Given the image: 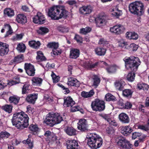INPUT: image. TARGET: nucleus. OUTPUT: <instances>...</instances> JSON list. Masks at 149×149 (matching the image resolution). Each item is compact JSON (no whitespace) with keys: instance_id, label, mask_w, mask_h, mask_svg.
Returning <instances> with one entry per match:
<instances>
[{"instance_id":"nucleus-1","label":"nucleus","mask_w":149,"mask_h":149,"mask_svg":"<svg viewBox=\"0 0 149 149\" xmlns=\"http://www.w3.org/2000/svg\"><path fill=\"white\" fill-rule=\"evenodd\" d=\"M29 118L23 112L15 113L13 115L12 122L13 125L19 129L26 127L29 125Z\"/></svg>"},{"instance_id":"nucleus-2","label":"nucleus","mask_w":149,"mask_h":149,"mask_svg":"<svg viewBox=\"0 0 149 149\" xmlns=\"http://www.w3.org/2000/svg\"><path fill=\"white\" fill-rule=\"evenodd\" d=\"M68 14V11L63 6L54 5L48 10L49 16L54 20H58L62 18H65Z\"/></svg>"},{"instance_id":"nucleus-3","label":"nucleus","mask_w":149,"mask_h":149,"mask_svg":"<svg viewBox=\"0 0 149 149\" xmlns=\"http://www.w3.org/2000/svg\"><path fill=\"white\" fill-rule=\"evenodd\" d=\"M88 137L87 144L92 149H97L102 145V138L95 133L90 134Z\"/></svg>"},{"instance_id":"nucleus-4","label":"nucleus","mask_w":149,"mask_h":149,"mask_svg":"<svg viewBox=\"0 0 149 149\" xmlns=\"http://www.w3.org/2000/svg\"><path fill=\"white\" fill-rule=\"evenodd\" d=\"M123 60L125 62L126 69L133 71L137 70L141 63L138 57L134 56H131L129 57H126Z\"/></svg>"},{"instance_id":"nucleus-5","label":"nucleus","mask_w":149,"mask_h":149,"mask_svg":"<svg viewBox=\"0 0 149 149\" xmlns=\"http://www.w3.org/2000/svg\"><path fill=\"white\" fill-rule=\"evenodd\" d=\"M63 120L62 117L58 114L50 113L47 114L44 122L49 126L53 127L56 124L60 123Z\"/></svg>"},{"instance_id":"nucleus-6","label":"nucleus","mask_w":149,"mask_h":149,"mask_svg":"<svg viewBox=\"0 0 149 149\" xmlns=\"http://www.w3.org/2000/svg\"><path fill=\"white\" fill-rule=\"evenodd\" d=\"M129 9L132 14L138 15L139 13H142L144 9L143 3L140 1H136L130 4Z\"/></svg>"},{"instance_id":"nucleus-7","label":"nucleus","mask_w":149,"mask_h":149,"mask_svg":"<svg viewBox=\"0 0 149 149\" xmlns=\"http://www.w3.org/2000/svg\"><path fill=\"white\" fill-rule=\"evenodd\" d=\"M91 106L93 110L101 111L105 109V102L103 101L96 99L92 102Z\"/></svg>"},{"instance_id":"nucleus-8","label":"nucleus","mask_w":149,"mask_h":149,"mask_svg":"<svg viewBox=\"0 0 149 149\" xmlns=\"http://www.w3.org/2000/svg\"><path fill=\"white\" fill-rule=\"evenodd\" d=\"M117 139L118 141H117V140L116 141L117 145L120 149H129L131 147L132 145L125 139L121 137H119Z\"/></svg>"},{"instance_id":"nucleus-9","label":"nucleus","mask_w":149,"mask_h":149,"mask_svg":"<svg viewBox=\"0 0 149 149\" xmlns=\"http://www.w3.org/2000/svg\"><path fill=\"white\" fill-rule=\"evenodd\" d=\"M77 128L82 132L88 131V125L86 120L84 118L79 120L77 123Z\"/></svg>"},{"instance_id":"nucleus-10","label":"nucleus","mask_w":149,"mask_h":149,"mask_svg":"<svg viewBox=\"0 0 149 149\" xmlns=\"http://www.w3.org/2000/svg\"><path fill=\"white\" fill-rule=\"evenodd\" d=\"M24 68L26 73L29 76H33L35 75L36 70L33 65L30 63H26Z\"/></svg>"},{"instance_id":"nucleus-11","label":"nucleus","mask_w":149,"mask_h":149,"mask_svg":"<svg viewBox=\"0 0 149 149\" xmlns=\"http://www.w3.org/2000/svg\"><path fill=\"white\" fill-rule=\"evenodd\" d=\"M124 27L121 24L116 25L110 28V31L117 35L122 33L124 31Z\"/></svg>"},{"instance_id":"nucleus-12","label":"nucleus","mask_w":149,"mask_h":149,"mask_svg":"<svg viewBox=\"0 0 149 149\" xmlns=\"http://www.w3.org/2000/svg\"><path fill=\"white\" fill-rule=\"evenodd\" d=\"M45 19L44 16L41 13L38 12L36 15L33 18V21L35 23L42 24L44 23Z\"/></svg>"},{"instance_id":"nucleus-13","label":"nucleus","mask_w":149,"mask_h":149,"mask_svg":"<svg viewBox=\"0 0 149 149\" xmlns=\"http://www.w3.org/2000/svg\"><path fill=\"white\" fill-rule=\"evenodd\" d=\"M99 64L103 65V67H107L108 66L107 64L105 62L100 61L95 62L94 63H93L91 62H88L86 63V66L88 69H92L96 68Z\"/></svg>"},{"instance_id":"nucleus-14","label":"nucleus","mask_w":149,"mask_h":149,"mask_svg":"<svg viewBox=\"0 0 149 149\" xmlns=\"http://www.w3.org/2000/svg\"><path fill=\"white\" fill-rule=\"evenodd\" d=\"M8 45L6 43L0 42V56H3L9 51Z\"/></svg>"},{"instance_id":"nucleus-15","label":"nucleus","mask_w":149,"mask_h":149,"mask_svg":"<svg viewBox=\"0 0 149 149\" xmlns=\"http://www.w3.org/2000/svg\"><path fill=\"white\" fill-rule=\"evenodd\" d=\"M67 149H78L77 142L74 140H68L66 142Z\"/></svg>"},{"instance_id":"nucleus-16","label":"nucleus","mask_w":149,"mask_h":149,"mask_svg":"<svg viewBox=\"0 0 149 149\" xmlns=\"http://www.w3.org/2000/svg\"><path fill=\"white\" fill-rule=\"evenodd\" d=\"M68 80L67 84L69 86L78 87L79 86V81L74 78L70 77H69L68 78Z\"/></svg>"},{"instance_id":"nucleus-17","label":"nucleus","mask_w":149,"mask_h":149,"mask_svg":"<svg viewBox=\"0 0 149 149\" xmlns=\"http://www.w3.org/2000/svg\"><path fill=\"white\" fill-rule=\"evenodd\" d=\"M92 11L91 7L89 6H83L80 8L79 12L80 13L86 15L90 14Z\"/></svg>"},{"instance_id":"nucleus-18","label":"nucleus","mask_w":149,"mask_h":149,"mask_svg":"<svg viewBox=\"0 0 149 149\" xmlns=\"http://www.w3.org/2000/svg\"><path fill=\"white\" fill-rule=\"evenodd\" d=\"M64 106L66 107H71L74 104L75 102L72 99L70 96L64 98Z\"/></svg>"},{"instance_id":"nucleus-19","label":"nucleus","mask_w":149,"mask_h":149,"mask_svg":"<svg viewBox=\"0 0 149 149\" xmlns=\"http://www.w3.org/2000/svg\"><path fill=\"white\" fill-rule=\"evenodd\" d=\"M125 85V82L121 79L116 80L114 83V85L116 88L120 91L124 89Z\"/></svg>"},{"instance_id":"nucleus-20","label":"nucleus","mask_w":149,"mask_h":149,"mask_svg":"<svg viewBox=\"0 0 149 149\" xmlns=\"http://www.w3.org/2000/svg\"><path fill=\"white\" fill-rule=\"evenodd\" d=\"M95 22L97 26L101 27L105 24V17L104 16H99L96 19Z\"/></svg>"},{"instance_id":"nucleus-21","label":"nucleus","mask_w":149,"mask_h":149,"mask_svg":"<svg viewBox=\"0 0 149 149\" xmlns=\"http://www.w3.org/2000/svg\"><path fill=\"white\" fill-rule=\"evenodd\" d=\"M111 14L113 16L118 18L122 14L121 10H118L117 7H114L112 8L110 10Z\"/></svg>"},{"instance_id":"nucleus-22","label":"nucleus","mask_w":149,"mask_h":149,"mask_svg":"<svg viewBox=\"0 0 149 149\" xmlns=\"http://www.w3.org/2000/svg\"><path fill=\"white\" fill-rule=\"evenodd\" d=\"M17 22L18 23L24 24L27 22V18L26 16L23 14H18L16 18Z\"/></svg>"},{"instance_id":"nucleus-23","label":"nucleus","mask_w":149,"mask_h":149,"mask_svg":"<svg viewBox=\"0 0 149 149\" xmlns=\"http://www.w3.org/2000/svg\"><path fill=\"white\" fill-rule=\"evenodd\" d=\"M37 98L38 94L33 93L28 95L26 98V100L29 102L34 104Z\"/></svg>"},{"instance_id":"nucleus-24","label":"nucleus","mask_w":149,"mask_h":149,"mask_svg":"<svg viewBox=\"0 0 149 149\" xmlns=\"http://www.w3.org/2000/svg\"><path fill=\"white\" fill-rule=\"evenodd\" d=\"M64 131L68 135L70 136H74L76 135V130L73 127H66L64 129Z\"/></svg>"},{"instance_id":"nucleus-25","label":"nucleus","mask_w":149,"mask_h":149,"mask_svg":"<svg viewBox=\"0 0 149 149\" xmlns=\"http://www.w3.org/2000/svg\"><path fill=\"white\" fill-rule=\"evenodd\" d=\"M119 118L120 120L123 123H128L130 119L128 116L125 113H121L119 115Z\"/></svg>"},{"instance_id":"nucleus-26","label":"nucleus","mask_w":149,"mask_h":149,"mask_svg":"<svg viewBox=\"0 0 149 149\" xmlns=\"http://www.w3.org/2000/svg\"><path fill=\"white\" fill-rule=\"evenodd\" d=\"M132 130L129 126H127L122 127L121 129V132L124 135L127 136L131 133Z\"/></svg>"},{"instance_id":"nucleus-27","label":"nucleus","mask_w":149,"mask_h":149,"mask_svg":"<svg viewBox=\"0 0 149 149\" xmlns=\"http://www.w3.org/2000/svg\"><path fill=\"white\" fill-rule=\"evenodd\" d=\"M106 49L101 47H97L95 49V54L99 56H104L106 53Z\"/></svg>"},{"instance_id":"nucleus-28","label":"nucleus","mask_w":149,"mask_h":149,"mask_svg":"<svg viewBox=\"0 0 149 149\" xmlns=\"http://www.w3.org/2000/svg\"><path fill=\"white\" fill-rule=\"evenodd\" d=\"M79 51L76 49H73L70 50V56L72 58H76L79 56Z\"/></svg>"},{"instance_id":"nucleus-29","label":"nucleus","mask_w":149,"mask_h":149,"mask_svg":"<svg viewBox=\"0 0 149 149\" xmlns=\"http://www.w3.org/2000/svg\"><path fill=\"white\" fill-rule=\"evenodd\" d=\"M40 44V43L39 41H36L34 40H32L29 42V46L35 49L38 48Z\"/></svg>"},{"instance_id":"nucleus-30","label":"nucleus","mask_w":149,"mask_h":149,"mask_svg":"<svg viewBox=\"0 0 149 149\" xmlns=\"http://www.w3.org/2000/svg\"><path fill=\"white\" fill-rule=\"evenodd\" d=\"M31 81L33 85L40 86L42 84V80L38 77H34L32 78Z\"/></svg>"},{"instance_id":"nucleus-31","label":"nucleus","mask_w":149,"mask_h":149,"mask_svg":"<svg viewBox=\"0 0 149 149\" xmlns=\"http://www.w3.org/2000/svg\"><path fill=\"white\" fill-rule=\"evenodd\" d=\"M1 109L8 113L12 112L13 106L10 104H5L1 107Z\"/></svg>"},{"instance_id":"nucleus-32","label":"nucleus","mask_w":149,"mask_h":149,"mask_svg":"<svg viewBox=\"0 0 149 149\" xmlns=\"http://www.w3.org/2000/svg\"><path fill=\"white\" fill-rule=\"evenodd\" d=\"M19 97L16 95H13L10 96L9 99V102L11 103H13L15 104H17L19 100Z\"/></svg>"},{"instance_id":"nucleus-33","label":"nucleus","mask_w":149,"mask_h":149,"mask_svg":"<svg viewBox=\"0 0 149 149\" xmlns=\"http://www.w3.org/2000/svg\"><path fill=\"white\" fill-rule=\"evenodd\" d=\"M94 93V92L93 90H91L88 92L85 91L82 92L81 93V95L84 98H88L93 96Z\"/></svg>"},{"instance_id":"nucleus-34","label":"nucleus","mask_w":149,"mask_h":149,"mask_svg":"<svg viewBox=\"0 0 149 149\" xmlns=\"http://www.w3.org/2000/svg\"><path fill=\"white\" fill-rule=\"evenodd\" d=\"M4 13L5 15L11 17L14 15V10L11 8L6 9L4 11Z\"/></svg>"},{"instance_id":"nucleus-35","label":"nucleus","mask_w":149,"mask_h":149,"mask_svg":"<svg viewBox=\"0 0 149 149\" xmlns=\"http://www.w3.org/2000/svg\"><path fill=\"white\" fill-rule=\"evenodd\" d=\"M4 28L7 30L6 36L11 34L13 33V30L11 26L8 24H6L4 25Z\"/></svg>"},{"instance_id":"nucleus-36","label":"nucleus","mask_w":149,"mask_h":149,"mask_svg":"<svg viewBox=\"0 0 149 149\" xmlns=\"http://www.w3.org/2000/svg\"><path fill=\"white\" fill-rule=\"evenodd\" d=\"M137 88L139 90L143 89L144 90L148 89V86L145 83L139 82L137 84Z\"/></svg>"},{"instance_id":"nucleus-37","label":"nucleus","mask_w":149,"mask_h":149,"mask_svg":"<svg viewBox=\"0 0 149 149\" xmlns=\"http://www.w3.org/2000/svg\"><path fill=\"white\" fill-rule=\"evenodd\" d=\"M58 30L61 33H67L69 31V29L66 26L60 25L57 28Z\"/></svg>"},{"instance_id":"nucleus-38","label":"nucleus","mask_w":149,"mask_h":149,"mask_svg":"<svg viewBox=\"0 0 149 149\" xmlns=\"http://www.w3.org/2000/svg\"><path fill=\"white\" fill-rule=\"evenodd\" d=\"M37 56L36 57L37 59L40 61H43L46 60L45 57L44 56L43 53L41 51L37 52Z\"/></svg>"},{"instance_id":"nucleus-39","label":"nucleus","mask_w":149,"mask_h":149,"mask_svg":"<svg viewBox=\"0 0 149 149\" xmlns=\"http://www.w3.org/2000/svg\"><path fill=\"white\" fill-rule=\"evenodd\" d=\"M135 74L133 72H130L127 75L126 78L129 81L132 82L135 79Z\"/></svg>"},{"instance_id":"nucleus-40","label":"nucleus","mask_w":149,"mask_h":149,"mask_svg":"<svg viewBox=\"0 0 149 149\" xmlns=\"http://www.w3.org/2000/svg\"><path fill=\"white\" fill-rule=\"evenodd\" d=\"M93 78L94 81L93 85L95 86V88H96L100 83V79L97 76L95 75L93 76Z\"/></svg>"},{"instance_id":"nucleus-41","label":"nucleus","mask_w":149,"mask_h":149,"mask_svg":"<svg viewBox=\"0 0 149 149\" xmlns=\"http://www.w3.org/2000/svg\"><path fill=\"white\" fill-rule=\"evenodd\" d=\"M48 31L49 29L48 28L45 27H40L38 31V32L39 34L44 35L48 32Z\"/></svg>"},{"instance_id":"nucleus-42","label":"nucleus","mask_w":149,"mask_h":149,"mask_svg":"<svg viewBox=\"0 0 149 149\" xmlns=\"http://www.w3.org/2000/svg\"><path fill=\"white\" fill-rule=\"evenodd\" d=\"M17 49L19 52H23L25 50L26 46L23 43H20L18 45Z\"/></svg>"},{"instance_id":"nucleus-43","label":"nucleus","mask_w":149,"mask_h":149,"mask_svg":"<svg viewBox=\"0 0 149 149\" xmlns=\"http://www.w3.org/2000/svg\"><path fill=\"white\" fill-rule=\"evenodd\" d=\"M138 47V46L137 45L134 43H132L129 46L128 45L127 49H129L130 51H136Z\"/></svg>"},{"instance_id":"nucleus-44","label":"nucleus","mask_w":149,"mask_h":149,"mask_svg":"<svg viewBox=\"0 0 149 149\" xmlns=\"http://www.w3.org/2000/svg\"><path fill=\"white\" fill-rule=\"evenodd\" d=\"M23 56L22 54H20L15 58L14 61L17 63H21L23 61Z\"/></svg>"},{"instance_id":"nucleus-45","label":"nucleus","mask_w":149,"mask_h":149,"mask_svg":"<svg viewBox=\"0 0 149 149\" xmlns=\"http://www.w3.org/2000/svg\"><path fill=\"white\" fill-rule=\"evenodd\" d=\"M105 98L107 101L114 100L116 99L115 97L110 93L107 94L105 96Z\"/></svg>"},{"instance_id":"nucleus-46","label":"nucleus","mask_w":149,"mask_h":149,"mask_svg":"<svg viewBox=\"0 0 149 149\" xmlns=\"http://www.w3.org/2000/svg\"><path fill=\"white\" fill-rule=\"evenodd\" d=\"M91 28L89 27H86L84 28H82L80 29V33L83 34H86L87 33H89L91 31Z\"/></svg>"},{"instance_id":"nucleus-47","label":"nucleus","mask_w":149,"mask_h":149,"mask_svg":"<svg viewBox=\"0 0 149 149\" xmlns=\"http://www.w3.org/2000/svg\"><path fill=\"white\" fill-rule=\"evenodd\" d=\"M10 135V134L7 132H2L0 133V139H6Z\"/></svg>"},{"instance_id":"nucleus-48","label":"nucleus","mask_w":149,"mask_h":149,"mask_svg":"<svg viewBox=\"0 0 149 149\" xmlns=\"http://www.w3.org/2000/svg\"><path fill=\"white\" fill-rule=\"evenodd\" d=\"M47 47L53 50V49H55V48L58 47V43L55 42H49L47 44Z\"/></svg>"},{"instance_id":"nucleus-49","label":"nucleus","mask_w":149,"mask_h":149,"mask_svg":"<svg viewBox=\"0 0 149 149\" xmlns=\"http://www.w3.org/2000/svg\"><path fill=\"white\" fill-rule=\"evenodd\" d=\"M29 85L28 84H26L24 85L22 89V94L28 93L29 92L30 90L29 88Z\"/></svg>"},{"instance_id":"nucleus-50","label":"nucleus","mask_w":149,"mask_h":149,"mask_svg":"<svg viewBox=\"0 0 149 149\" xmlns=\"http://www.w3.org/2000/svg\"><path fill=\"white\" fill-rule=\"evenodd\" d=\"M58 47L57 48H55V49H53L52 50L51 54H52L54 55H58L60 54L61 53V49L58 48Z\"/></svg>"},{"instance_id":"nucleus-51","label":"nucleus","mask_w":149,"mask_h":149,"mask_svg":"<svg viewBox=\"0 0 149 149\" xmlns=\"http://www.w3.org/2000/svg\"><path fill=\"white\" fill-rule=\"evenodd\" d=\"M99 44L100 45H102L107 47H108L109 45L108 42L106 41L103 38H102L100 39L99 42Z\"/></svg>"},{"instance_id":"nucleus-52","label":"nucleus","mask_w":149,"mask_h":149,"mask_svg":"<svg viewBox=\"0 0 149 149\" xmlns=\"http://www.w3.org/2000/svg\"><path fill=\"white\" fill-rule=\"evenodd\" d=\"M132 93V92L130 89H125L123 91V95L127 97L131 96Z\"/></svg>"},{"instance_id":"nucleus-53","label":"nucleus","mask_w":149,"mask_h":149,"mask_svg":"<svg viewBox=\"0 0 149 149\" xmlns=\"http://www.w3.org/2000/svg\"><path fill=\"white\" fill-rule=\"evenodd\" d=\"M118 46L122 47H125V48L127 49L128 44L127 42L123 40H121L118 42Z\"/></svg>"},{"instance_id":"nucleus-54","label":"nucleus","mask_w":149,"mask_h":149,"mask_svg":"<svg viewBox=\"0 0 149 149\" xmlns=\"http://www.w3.org/2000/svg\"><path fill=\"white\" fill-rule=\"evenodd\" d=\"M106 69L109 73H112L115 72L116 69L115 67L110 66L108 68L106 67Z\"/></svg>"},{"instance_id":"nucleus-55","label":"nucleus","mask_w":149,"mask_h":149,"mask_svg":"<svg viewBox=\"0 0 149 149\" xmlns=\"http://www.w3.org/2000/svg\"><path fill=\"white\" fill-rule=\"evenodd\" d=\"M51 76L52 77L53 82L57 83L60 80V77L58 76H56L53 72H52Z\"/></svg>"},{"instance_id":"nucleus-56","label":"nucleus","mask_w":149,"mask_h":149,"mask_svg":"<svg viewBox=\"0 0 149 149\" xmlns=\"http://www.w3.org/2000/svg\"><path fill=\"white\" fill-rule=\"evenodd\" d=\"M29 129L30 131L33 132L37 131L38 130L37 125L33 124L31 125L29 127Z\"/></svg>"},{"instance_id":"nucleus-57","label":"nucleus","mask_w":149,"mask_h":149,"mask_svg":"<svg viewBox=\"0 0 149 149\" xmlns=\"http://www.w3.org/2000/svg\"><path fill=\"white\" fill-rule=\"evenodd\" d=\"M23 142L25 144H28L29 147L31 148L33 147V143L32 142H31V141L29 139H27L26 140L23 141Z\"/></svg>"},{"instance_id":"nucleus-58","label":"nucleus","mask_w":149,"mask_h":149,"mask_svg":"<svg viewBox=\"0 0 149 149\" xmlns=\"http://www.w3.org/2000/svg\"><path fill=\"white\" fill-rule=\"evenodd\" d=\"M118 107L119 109H122L124 108L125 104L123 103L122 100H120L117 103Z\"/></svg>"},{"instance_id":"nucleus-59","label":"nucleus","mask_w":149,"mask_h":149,"mask_svg":"<svg viewBox=\"0 0 149 149\" xmlns=\"http://www.w3.org/2000/svg\"><path fill=\"white\" fill-rule=\"evenodd\" d=\"M139 128L146 131H148L149 130L148 127L146 125H139Z\"/></svg>"},{"instance_id":"nucleus-60","label":"nucleus","mask_w":149,"mask_h":149,"mask_svg":"<svg viewBox=\"0 0 149 149\" xmlns=\"http://www.w3.org/2000/svg\"><path fill=\"white\" fill-rule=\"evenodd\" d=\"M132 106V104L129 102H127L125 104L124 109H129L131 108Z\"/></svg>"},{"instance_id":"nucleus-61","label":"nucleus","mask_w":149,"mask_h":149,"mask_svg":"<svg viewBox=\"0 0 149 149\" xmlns=\"http://www.w3.org/2000/svg\"><path fill=\"white\" fill-rule=\"evenodd\" d=\"M71 111L72 112H75L77 111H79L81 109V108L79 106H75L73 107H71Z\"/></svg>"},{"instance_id":"nucleus-62","label":"nucleus","mask_w":149,"mask_h":149,"mask_svg":"<svg viewBox=\"0 0 149 149\" xmlns=\"http://www.w3.org/2000/svg\"><path fill=\"white\" fill-rule=\"evenodd\" d=\"M74 38L77 42L79 43H81L82 42V38L79 36L76 35Z\"/></svg>"},{"instance_id":"nucleus-63","label":"nucleus","mask_w":149,"mask_h":149,"mask_svg":"<svg viewBox=\"0 0 149 149\" xmlns=\"http://www.w3.org/2000/svg\"><path fill=\"white\" fill-rule=\"evenodd\" d=\"M22 9L23 11L26 12H29L31 11L29 8L26 5L22 6Z\"/></svg>"},{"instance_id":"nucleus-64","label":"nucleus","mask_w":149,"mask_h":149,"mask_svg":"<svg viewBox=\"0 0 149 149\" xmlns=\"http://www.w3.org/2000/svg\"><path fill=\"white\" fill-rule=\"evenodd\" d=\"M45 67L48 69H51L54 67V65L53 64H51L48 63L46 64Z\"/></svg>"}]
</instances>
